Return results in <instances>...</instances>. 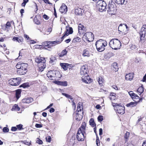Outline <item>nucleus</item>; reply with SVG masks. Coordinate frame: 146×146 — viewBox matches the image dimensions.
<instances>
[{
	"mask_svg": "<svg viewBox=\"0 0 146 146\" xmlns=\"http://www.w3.org/2000/svg\"><path fill=\"white\" fill-rule=\"evenodd\" d=\"M35 126L36 128H40L42 127V125L40 124H36Z\"/></svg>",
	"mask_w": 146,
	"mask_h": 146,
	"instance_id": "obj_57",
	"label": "nucleus"
},
{
	"mask_svg": "<svg viewBox=\"0 0 146 146\" xmlns=\"http://www.w3.org/2000/svg\"><path fill=\"white\" fill-rule=\"evenodd\" d=\"M110 47L114 50H117L120 48L121 43L117 39H114L111 40L109 43Z\"/></svg>",
	"mask_w": 146,
	"mask_h": 146,
	"instance_id": "obj_3",
	"label": "nucleus"
},
{
	"mask_svg": "<svg viewBox=\"0 0 146 146\" xmlns=\"http://www.w3.org/2000/svg\"><path fill=\"white\" fill-rule=\"evenodd\" d=\"M103 130L102 128H100L99 129V135H102L103 133Z\"/></svg>",
	"mask_w": 146,
	"mask_h": 146,
	"instance_id": "obj_63",
	"label": "nucleus"
},
{
	"mask_svg": "<svg viewBox=\"0 0 146 146\" xmlns=\"http://www.w3.org/2000/svg\"><path fill=\"white\" fill-rule=\"evenodd\" d=\"M131 49L132 50H137V46L135 45V44H132L131 46Z\"/></svg>",
	"mask_w": 146,
	"mask_h": 146,
	"instance_id": "obj_47",
	"label": "nucleus"
},
{
	"mask_svg": "<svg viewBox=\"0 0 146 146\" xmlns=\"http://www.w3.org/2000/svg\"><path fill=\"white\" fill-rule=\"evenodd\" d=\"M98 121H102L103 119V116L102 115H99L98 117Z\"/></svg>",
	"mask_w": 146,
	"mask_h": 146,
	"instance_id": "obj_52",
	"label": "nucleus"
},
{
	"mask_svg": "<svg viewBox=\"0 0 146 146\" xmlns=\"http://www.w3.org/2000/svg\"><path fill=\"white\" fill-rule=\"evenodd\" d=\"M83 110L80 113H77L76 114V119L77 121H80L83 118Z\"/></svg>",
	"mask_w": 146,
	"mask_h": 146,
	"instance_id": "obj_24",
	"label": "nucleus"
},
{
	"mask_svg": "<svg viewBox=\"0 0 146 146\" xmlns=\"http://www.w3.org/2000/svg\"><path fill=\"white\" fill-rule=\"evenodd\" d=\"M60 65L61 66L62 68H63L64 70H66L68 69V66L67 63H60Z\"/></svg>",
	"mask_w": 146,
	"mask_h": 146,
	"instance_id": "obj_34",
	"label": "nucleus"
},
{
	"mask_svg": "<svg viewBox=\"0 0 146 146\" xmlns=\"http://www.w3.org/2000/svg\"><path fill=\"white\" fill-rule=\"evenodd\" d=\"M90 125L92 127H94L96 125L95 124L93 120L92 119H90Z\"/></svg>",
	"mask_w": 146,
	"mask_h": 146,
	"instance_id": "obj_42",
	"label": "nucleus"
},
{
	"mask_svg": "<svg viewBox=\"0 0 146 146\" xmlns=\"http://www.w3.org/2000/svg\"><path fill=\"white\" fill-rule=\"evenodd\" d=\"M103 79L101 76H100L99 77L98 82H99V84L100 86H102L103 85Z\"/></svg>",
	"mask_w": 146,
	"mask_h": 146,
	"instance_id": "obj_36",
	"label": "nucleus"
},
{
	"mask_svg": "<svg viewBox=\"0 0 146 146\" xmlns=\"http://www.w3.org/2000/svg\"><path fill=\"white\" fill-rule=\"evenodd\" d=\"M146 33V25H143L141 28V31L140 33V41L141 42L145 41V36Z\"/></svg>",
	"mask_w": 146,
	"mask_h": 146,
	"instance_id": "obj_7",
	"label": "nucleus"
},
{
	"mask_svg": "<svg viewBox=\"0 0 146 146\" xmlns=\"http://www.w3.org/2000/svg\"><path fill=\"white\" fill-rule=\"evenodd\" d=\"M62 94L66 97V98H68L70 97V95L66 93H62Z\"/></svg>",
	"mask_w": 146,
	"mask_h": 146,
	"instance_id": "obj_60",
	"label": "nucleus"
},
{
	"mask_svg": "<svg viewBox=\"0 0 146 146\" xmlns=\"http://www.w3.org/2000/svg\"><path fill=\"white\" fill-rule=\"evenodd\" d=\"M45 28H43L42 30V32L43 33L44 35H48L52 31V29L51 28L47 29L46 31H45Z\"/></svg>",
	"mask_w": 146,
	"mask_h": 146,
	"instance_id": "obj_26",
	"label": "nucleus"
},
{
	"mask_svg": "<svg viewBox=\"0 0 146 146\" xmlns=\"http://www.w3.org/2000/svg\"><path fill=\"white\" fill-rule=\"evenodd\" d=\"M112 105L114 108L115 110H117V112L119 113L123 114L124 113V108L120 104H118L117 103H112Z\"/></svg>",
	"mask_w": 146,
	"mask_h": 146,
	"instance_id": "obj_5",
	"label": "nucleus"
},
{
	"mask_svg": "<svg viewBox=\"0 0 146 146\" xmlns=\"http://www.w3.org/2000/svg\"><path fill=\"white\" fill-rule=\"evenodd\" d=\"M107 43L104 40L100 39L96 43L97 50L99 52H102L105 50V47L107 45Z\"/></svg>",
	"mask_w": 146,
	"mask_h": 146,
	"instance_id": "obj_2",
	"label": "nucleus"
},
{
	"mask_svg": "<svg viewBox=\"0 0 146 146\" xmlns=\"http://www.w3.org/2000/svg\"><path fill=\"white\" fill-rule=\"evenodd\" d=\"M86 127V123L85 122H84L82 123L80 127L79 128L78 131L85 133Z\"/></svg>",
	"mask_w": 146,
	"mask_h": 146,
	"instance_id": "obj_18",
	"label": "nucleus"
},
{
	"mask_svg": "<svg viewBox=\"0 0 146 146\" xmlns=\"http://www.w3.org/2000/svg\"><path fill=\"white\" fill-rule=\"evenodd\" d=\"M129 134V133L128 132H127L125 134V135L124 136V138L126 139H127L128 138Z\"/></svg>",
	"mask_w": 146,
	"mask_h": 146,
	"instance_id": "obj_53",
	"label": "nucleus"
},
{
	"mask_svg": "<svg viewBox=\"0 0 146 146\" xmlns=\"http://www.w3.org/2000/svg\"><path fill=\"white\" fill-rule=\"evenodd\" d=\"M18 78H13L11 79L10 81L11 84L13 86H17L19 85L20 83L19 80H18Z\"/></svg>",
	"mask_w": 146,
	"mask_h": 146,
	"instance_id": "obj_14",
	"label": "nucleus"
},
{
	"mask_svg": "<svg viewBox=\"0 0 146 146\" xmlns=\"http://www.w3.org/2000/svg\"><path fill=\"white\" fill-rule=\"evenodd\" d=\"M55 77L54 79H59L61 77V75L60 73L58 71L55 70Z\"/></svg>",
	"mask_w": 146,
	"mask_h": 146,
	"instance_id": "obj_30",
	"label": "nucleus"
},
{
	"mask_svg": "<svg viewBox=\"0 0 146 146\" xmlns=\"http://www.w3.org/2000/svg\"><path fill=\"white\" fill-rule=\"evenodd\" d=\"M34 8L35 9V12L36 13V11H37L38 10V9L37 8V6L36 3H34V5L33 6Z\"/></svg>",
	"mask_w": 146,
	"mask_h": 146,
	"instance_id": "obj_50",
	"label": "nucleus"
},
{
	"mask_svg": "<svg viewBox=\"0 0 146 146\" xmlns=\"http://www.w3.org/2000/svg\"><path fill=\"white\" fill-rule=\"evenodd\" d=\"M55 111L54 109L53 108H51L49 110V111L50 113H53Z\"/></svg>",
	"mask_w": 146,
	"mask_h": 146,
	"instance_id": "obj_64",
	"label": "nucleus"
},
{
	"mask_svg": "<svg viewBox=\"0 0 146 146\" xmlns=\"http://www.w3.org/2000/svg\"><path fill=\"white\" fill-rule=\"evenodd\" d=\"M67 85V82L66 81L61 82V85L64 86H66Z\"/></svg>",
	"mask_w": 146,
	"mask_h": 146,
	"instance_id": "obj_54",
	"label": "nucleus"
},
{
	"mask_svg": "<svg viewBox=\"0 0 146 146\" xmlns=\"http://www.w3.org/2000/svg\"><path fill=\"white\" fill-rule=\"evenodd\" d=\"M36 143H38L39 144H42V142L41 140L40 139H37L36 141Z\"/></svg>",
	"mask_w": 146,
	"mask_h": 146,
	"instance_id": "obj_56",
	"label": "nucleus"
},
{
	"mask_svg": "<svg viewBox=\"0 0 146 146\" xmlns=\"http://www.w3.org/2000/svg\"><path fill=\"white\" fill-rule=\"evenodd\" d=\"M84 133L78 131L77 134L76 138L79 141H82L84 139Z\"/></svg>",
	"mask_w": 146,
	"mask_h": 146,
	"instance_id": "obj_13",
	"label": "nucleus"
},
{
	"mask_svg": "<svg viewBox=\"0 0 146 146\" xmlns=\"http://www.w3.org/2000/svg\"><path fill=\"white\" fill-rule=\"evenodd\" d=\"M35 62L37 63L38 64L43 63H45L46 61L45 58L43 57L35 58Z\"/></svg>",
	"mask_w": 146,
	"mask_h": 146,
	"instance_id": "obj_15",
	"label": "nucleus"
},
{
	"mask_svg": "<svg viewBox=\"0 0 146 146\" xmlns=\"http://www.w3.org/2000/svg\"><path fill=\"white\" fill-rule=\"evenodd\" d=\"M43 18L46 20H48L49 19V17L48 16L45 14L43 16Z\"/></svg>",
	"mask_w": 146,
	"mask_h": 146,
	"instance_id": "obj_62",
	"label": "nucleus"
},
{
	"mask_svg": "<svg viewBox=\"0 0 146 146\" xmlns=\"http://www.w3.org/2000/svg\"><path fill=\"white\" fill-rule=\"evenodd\" d=\"M21 142L28 145H30L31 143V141H27V140L21 141H20Z\"/></svg>",
	"mask_w": 146,
	"mask_h": 146,
	"instance_id": "obj_38",
	"label": "nucleus"
},
{
	"mask_svg": "<svg viewBox=\"0 0 146 146\" xmlns=\"http://www.w3.org/2000/svg\"><path fill=\"white\" fill-rule=\"evenodd\" d=\"M22 126L23 125L21 124H20L17 125V128L19 130H21L23 129V128L22 127Z\"/></svg>",
	"mask_w": 146,
	"mask_h": 146,
	"instance_id": "obj_49",
	"label": "nucleus"
},
{
	"mask_svg": "<svg viewBox=\"0 0 146 146\" xmlns=\"http://www.w3.org/2000/svg\"><path fill=\"white\" fill-rule=\"evenodd\" d=\"M88 68L87 65H83L80 68V74L82 75H87Z\"/></svg>",
	"mask_w": 146,
	"mask_h": 146,
	"instance_id": "obj_12",
	"label": "nucleus"
},
{
	"mask_svg": "<svg viewBox=\"0 0 146 146\" xmlns=\"http://www.w3.org/2000/svg\"><path fill=\"white\" fill-rule=\"evenodd\" d=\"M96 144L97 146H99L100 145V141L99 139L96 140Z\"/></svg>",
	"mask_w": 146,
	"mask_h": 146,
	"instance_id": "obj_61",
	"label": "nucleus"
},
{
	"mask_svg": "<svg viewBox=\"0 0 146 146\" xmlns=\"http://www.w3.org/2000/svg\"><path fill=\"white\" fill-rule=\"evenodd\" d=\"M128 93L133 100L137 103L139 102L141 100V98L140 99L137 94L133 93V91H131Z\"/></svg>",
	"mask_w": 146,
	"mask_h": 146,
	"instance_id": "obj_10",
	"label": "nucleus"
},
{
	"mask_svg": "<svg viewBox=\"0 0 146 146\" xmlns=\"http://www.w3.org/2000/svg\"><path fill=\"white\" fill-rule=\"evenodd\" d=\"M51 44L50 43V41H46L42 43V45L45 46H48V48H50V45Z\"/></svg>",
	"mask_w": 146,
	"mask_h": 146,
	"instance_id": "obj_32",
	"label": "nucleus"
},
{
	"mask_svg": "<svg viewBox=\"0 0 146 146\" xmlns=\"http://www.w3.org/2000/svg\"><path fill=\"white\" fill-rule=\"evenodd\" d=\"M144 91V88L142 86L139 87L137 90V92L141 94L143 93Z\"/></svg>",
	"mask_w": 146,
	"mask_h": 146,
	"instance_id": "obj_41",
	"label": "nucleus"
},
{
	"mask_svg": "<svg viewBox=\"0 0 146 146\" xmlns=\"http://www.w3.org/2000/svg\"><path fill=\"white\" fill-rule=\"evenodd\" d=\"M33 101V99L32 98H24L22 100V102L23 103H26L27 104H29L32 102Z\"/></svg>",
	"mask_w": 146,
	"mask_h": 146,
	"instance_id": "obj_19",
	"label": "nucleus"
},
{
	"mask_svg": "<svg viewBox=\"0 0 146 146\" xmlns=\"http://www.w3.org/2000/svg\"><path fill=\"white\" fill-rule=\"evenodd\" d=\"M133 77V73H129L126 74L125 76V79L127 80L131 81Z\"/></svg>",
	"mask_w": 146,
	"mask_h": 146,
	"instance_id": "obj_22",
	"label": "nucleus"
},
{
	"mask_svg": "<svg viewBox=\"0 0 146 146\" xmlns=\"http://www.w3.org/2000/svg\"><path fill=\"white\" fill-rule=\"evenodd\" d=\"M94 37V35L91 32H88L84 35L83 38L86 39V40L90 42L93 40Z\"/></svg>",
	"mask_w": 146,
	"mask_h": 146,
	"instance_id": "obj_8",
	"label": "nucleus"
},
{
	"mask_svg": "<svg viewBox=\"0 0 146 146\" xmlns=\"http://www.w3.org/2000/svg\"><path fill=\"white\" fill-rule=\"evenodd\" d=\"M112 69L115 71H116L118 70V68L117 66V64L116 63L114 62L113 63Z\"/></svg>",
	"mask_w": 146,
	"mask_h": 146,
	"instance_id": "obj_31",
	"label": "nucleus"
},
{
	"mask_svg": "<svg viewBox=\"0 0 146 146\" xmlns=\"http://www.w3.org/2000/svg\"><path fill=\"white\" fill-rule=\"evenodd\" d=\"M42 45H35V47L36 48L41 49V48L42 47Z\"/></svg>",
	"mask_w": 146,
	"mask_h": 146,
	"instance_id": "obj_58",
	"label": "nucleus"
},
{
	"mask_svg": "<svg viewBox=\"0 0 146 146\" xmlns=\"http://www.w3.org/2000/svg\"><path fill=\"white\" fill-rule=\"evenodd\" d=\"M21 93V91L19 89L17 90H16L15 96L17 100H18L20 97Z\"/></svg>",
	"mask_w": 146,
	"mask_h": 146,
	"instance_id": "obj_29",
	"label": "nucleus"
},
{
	"mask_svg": "<svg viewBox=\"0 0 146 146\" xmlns=\"http://www.w3.org/2000/svg\"><path fill=\"white\" fill-rule=\"evenodd\" d=\"M50 43L51 45H50V46H54L56 44H58L59 43V41H50Z\"/></svg>",
	"mask_w": 146,
	"mask_h": 146,
	"instance_id": "obj_35",
	"label": "nucleus"
},
{
	"mask_svg": "<svg viewBox=\"0 0 146 146\" xmlns=\"http://www.w3.org/2000/svg\"><path fill=\"white\" fill-rule=\"evenodd\" d=\"M60 11L62 13H66L67 11V7L64 4H63L60 9Z\"/></svg>",
	"mask_w": 146,
	"mask_h": 146,
	"instance_id": "obj_20",
	"label": "nucleus"
},
{
	"mask_svg": "<svg viewBox=\"0 0 146 146\" xmlns=\"http://www.w3.org/2000/svg\"><path fill=\"white\" fill-rule=\"evenodd\" d=\"M118 31L125 34L127 32L129 29L127 25L121 24L118 28Z\"/></svg>",
	"mask_w": 146,
	"mask_h": 146,
	"instance_id": "obj_9",
	"label": "nucleus"
},
{
	"mask_svg": "<svg viewBox=\"0 0 146 146\" xmlns=\"http://www.w3.org/2000/svg\"><path fill=\"white\" fill-rule=\"evenodd\" d=\"M115 3L118 4L122 5L126 4L127 2V0H115Z\"/></svg>",
	"mask_w": 146,
	"mask_h": 146,
	"instance_id": "obj_28",
	"label": "nucleus"
},
{
	"mask_svg": "<svg viewBox=\"0 0 146 146\" xmlns=\"http://www.w3.org/2000/svg\"><path fill=\"white\" fill-rule=\"evenodd\" d=\"M13 41H17L19 43H21L23 41V39L21 37H14L12 39Z\"/></svg>",
	"mask_w": 146,
	"mask_h": 146,
	"instance_id": "obj_27",
	"label": "nucleus"
},
{
	"mask_svg": "<svg viewBox=\"0 0 146 146\" xmlns=\"http://www.w3.org/2000/svg\"><path fill=\"white\" fill-rule=\"evenodd\" d=\"M28 65L26 63H21L19 62L17 64L16 67L17 69V73L20 74H24L27 72Z\"/></svg>",
	"mask_w": 146,
	"mask_h": 146,
	"instance_id": "obj_1",
	"label": "nucleus"
},
{
	"mask_svg": "<svg viewBox=\"0 0 146 146\" xmlns=\"http://www.w3.org/2000/svg\"><path fill=\"white\" fill-rule=\"evenodd\" d=\"M46 139L47 141L50 142L51 141V138L50 136H48L46 137Z\"/></svg>",
	"mask_w": 146,
	"mask_h": 146,
	"instance_id": "obj_48",
	"label": "nucleus"
},
{
	"mask_svg": "<svg viewBox=\"0 0 146 146\" xmlns=\"http://www.w3.org/2000/svg\"><path fill=\"white\" fill-rule=\"evenodd\" d=\"M38 71L40 72L42 71L45 68L46 65L45 63H43L38 65Z\"/></svg>",
	"mask_w": 146,
	"mask_h": 146,
	"instance_id": "obj_23",
	"label": "nucleus"
},
{
	"mask_svg": "<svg viewBox=\"0 0 146 146\" xmlns=\"http://www.w3.org/2000/svg\"><path fill=\"white\" fill-rule=\"evenodd\" d=\"M3 131L4 132H7L9 131V129L7 127H4L3 129Z\"/></svg>",
	"mask_w": 146,
	"mask_h": 146,
	"instance_id": "obj_51",
	"label": "nucleus"
},
{
	"mask_svg": "<svg viewBox=\"0 0 146 146\" xmlns=\"http://www.w3.org/2000/svg\"><path fill=\"white\" fill-rule=\"evenodd\" d=\"M66 31L62 37L61 38L62 41L63 38L66 36H68L70 34H72L73 32L72 28L71 27H70L68 26L66 27Z\"/></svg>",
	"mask_w": 146,
	"mask_h": 146,
	"instance_id": "obj_11",
	"label": "nucleus"
},
{
	"mask_svg": "<svg viewBox=\"0 0 146 146\" xmlns=\"http://www.w3.org/2000/svg\"><path fill=\"white\" fill-rule=\"evenodd\" d=\"M90 54L88 49H86L83 50L82 54V56H83L89 57L90 56Z\"/></svg>",
	"mask_w": 146,
	"mask_h": 146,
	"instance_id": "obj_25",
	"label": "nucleus"
},
{
	"mask_svg": "<svg viewBox=\"0 0 146 146\" xmlns=\"http://www.w3.org/2000/svg\"><path fill=\"white\" fill-rule=\"evenodd\" d=\"M137 103L136 102H131L127 104L126 105L127 107H133L136 105Z\"/></svg>",
	"mask_w": 146,
	"mask_h": 146,
	"instance_id": "obj_33",
	"label": "nucleus"
},
{
	"mask_svg": "<svg viewBox=\"0 0 146 146\" xmlns=\"http://www.w3.org/2000/svg\"><path fill=\"white\" fill-rule=\"evenodd\" d=\"M55 71V70H50L48 71L47 74V76L50 79L54 80L55 76L54 75Z\"/></svg>",
	"mask_w": 146,
	"mask_h": 146,
	"instance_id": "obj_16",
	"label": "nucleus"
},
{
	"mask_svg": "<svg viewBox=\"0 0 146 146\" xmlns=\"http://www.w3.org/2000/svg\"><path fill=\"white\" fill-rule=\"evenodd\" d=\"M67 51H66V49H64L63 50L59 55V57H62L64 55H66L67 53Z\"/></svg>",
	"mask_w": 146,
	"mask_h": 146,
	"instance_id": "obj_37",
	"label": "nucleus"
},
{
	"mask_svg": "<svg viewBox=\"0 0 146 146\" xmlns=\"http://www.w3.org/2000/svg\"><path fill=\"white\" fill-rule=\"evenodd\" d=\"M81 10L80 9H75V13L76 14L79 15L81 13Z\"/></svg>",
	"mask_w": 146,
	"mask_h": 146,
	"instance_id": "obj_44",
	"label": "nucleus"
},
{
	"mask_svg": "<svg viewBox=\"0 0 146 146\" xmlns=\"http://www.w3.org/2000/svg\"><path fill=\"white\" fill-rule=\"evenodd\" d=\"M82 80L85 83H90L91 80V79L90 78L89 76L87 75H85L83 76L82 77Z\"/></svg>",
	"mask_w": 146,
	"mask_h": 146,
	"instance_id": "obj_17",
	"label": "nucleus"
},
{
	"mask_svg": "<svg viewBox=\"0 0 146 146\" xmlns=\"http://www.w3.org/2000/svg\"><path fill=\"white\" fill-rule=\"evenodd\" d=\"M97 4L98 5V7L99 8V11L100 12L106 11L107 4L105 1L103 0H99L98 1Z\"/></svg>",
	"mask_w": 146,
	"mask_h": 146,
	"instance_id": "obj_6",
	"label": "nucleus"
},
{
	"mask_svg": "<svg viewBox=\"0 0 146 146\" xmlns=\"http://www.w3.org/2000/svg\"><path fill=\"white\" fill-rule=\"evenodd\" d=\"M108 7V12L109 14L110 15L114 14L117 10L116 6L114 3L111 1H110Z\"/></svg>",
	"mask_w": 146,
	"mask_h": 146,
	"instance_id": "obj_4",
	"label": "nucleus"
},
{
	"mask_svg": "<svg viewBox=\"0 0 146 146\" xmlns=\"http://www.w3.org/2000/svg\"><path fill=\"white\" fill-rule=\"evenodd\" d=\"M85 27L80 23L78 24V33L81 34L84 33V31L85 30Z\"/></svg>",
	"mask_w": 146,
	"mask_h": 146,
	"instance_id": "obj_21",
	"label": "nucleus"
},
{
	"mask_svg": "<svg viewBox=\"0 0 146 146\" xmlns=\"http://www.w3.org/2000/svg\"><path fill=\"white\" fill-rule=\"evenodd\" d=\"M12 109L18 111L20 110V108L18 107L17 105L15 104L13 106Z\"/></svg>",
	"mask_w": 146,
	"mask_h": 146,
	"instance_id": "obj_39",
	"label": "nucleus"
},
{
	"mask_svg": "<svg viewBox=\"0 0 146 146\" xmlns=\"http://www.w3.org/2000/svg\"><path fill=\"white\" fill-rule=\"evenodd\" d=\"M81 40V39L78 37H77L76 38H74L73 39V40L74 41L76 42H80V41Z\"/></svg>",
	"mask_w": 146,
	"mask_h": 146,
	"instance_id": "obj_46",
	"label": "nucleus"
},
{
	"mask_svg": "<svg viewBox=\"0 0 146 146\" xmlns=\"http://www.w3.org/2000/svg\"><path fill=\"white\" fill-rule=\"evenodd\" d=\"M34 21L35 23L37 25H39L40 24V21L36 17H34Z\"/></svg>",
	"mask_w": 146,
	"mask_h": 146,
	"instance_id": "obj_43",
	"label": "nucleus"
},
{
	"mask_svg": "<svg viewBox=\"0 0 146 146\" xmlns=\"http://www.w3.org/2000/svg\"><path fill=\"white\" fill-rule=\"evenodd\" d=\"M17 129V128L16 127H11V130L12 131H15Z\"/></svg>",
	"mask_w": 146,
	"mask_h": 146,
	"instance_id": "obj_59",
	"label": "nucleus"
},
{
	"mask_svg": "<svg viewBox=\"0 0 146 146\" xmlns=\"http://www.w3.org/2000/svg\"><path fill=\"white\" fill-rule=\"evenodd\" d=\"M11 26V24L9 22H7L6 25V28L9 29Z\"/></svg>",
	"mask_w": 146,
	"mask_h": 146,
	"instance_id": "obj_55",
	"label": "nucleus"
},
{
	"mask_svg": "<svg viewBox=\"0 0 146 146\" xmlns=\"http://www.w3.org/2000/svg\"><path fill=\"white\" fill-rule=\"evenodd\" d=\"M29 86V84L27 83H24L22 84L21 85L20 87H23L25 88Z\"/></svg>",
	"mask_w": 146,
	"mask_h": 146,
	"instance_id": "obj_45",
	"label": "nucleus"
},
{
	"mask_svg": "<svg viewBox=\"0 0 146 146\" xmlns=\"http://www.w3.org/2000/svg\"><path fill=\"white\" fill-rule=\"evenodd\" d=\"M80 103H79L78 104L77 111L78 112V113L79 112H81L82 110H83V108L82 106H80Z\"/></svg>",
	"mask_w": 146,
	"mask_h": 146,
	"instance_id": "obj_40",
	"label": "nucleus"
}]
</instances>
